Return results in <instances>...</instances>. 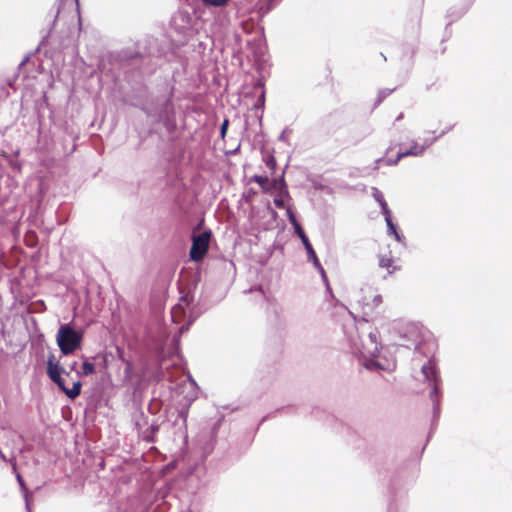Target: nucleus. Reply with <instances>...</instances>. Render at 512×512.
<instances>
[{
  "instance_id": "obj_1",
  "label": "nucleus",
  "mask_w": 512,
  "mask_h": 512,
  "mask_svg": "<svg viewBox=\"0 0 512 512\" xmlns=\"http://www.w3.org/2000/svg\"><path fill=\"white\" fill-rule=\"evenodd\" d=\"M356 328L359 335L357 339H351V347L362 365L370 370L393 371L396 367L395 358L379 342L378 329L366 320L357 322Z\"/></svg>"
},
{
  "instance_id": "obj_2",
  "label": "nucleus",
  "mask_w": 512,
  "mask_h": 512,
  "mask_svg": "<svg viewBox=\"0 0 512 512\" xmlns=\"http://www.w3.org/2000/svg\"><path fill=\"white\" fill-rule=\"evenodd\" d=\"M83 333L72 328L69 324L61 325L57 334L56 342L63 355L72 354L81 348Z\"/></svg>"
},
{
  "instance_id": "obj_3",
  "label": "nucleus",
  "mask_w": 512,
  "mask_h": 512,
  "mask_svg": "<svg viewBox=\"0 0 512 512\" xmlns=\"http://www.w3.org/2000/svg\"><path fill=\"white\" fill-rule=\"evenodd\" d=\"M63 372L64 369L60 363L55 360L53 355L50 356L47 361V375L54 383L57 384V386L66 394L67 397L74 399L81 392V382L75 381L72 388H67L63 378L61 377Z\"/></svg>"
},
{
  "instance_id": "obj_4",
  "label": "nucleus",
  "mask_w": 512,
  "mask_h": 512,
  "mask_svg": "<svg viewBox=\"0 0 512 512\" xmlns=\"http://www.w3.org/2000/svg\"><path fill=\"white\" fill-rule=\"evenodd\" d=\"M210 237L211 234L207 231L193 237L190 250V257L192 260L199 261L204 257L209 247Z\"/></svg>"
},
{
  "instance_id": "obj_5",
  "label": "nucleus",
  "mask_w": 512,
  "mask_h": 512,
  "mask_svg": "<svg viewBox=\"0 0 512 512\" xmlns=\"http://www.w3.org/2000/svg\"><path fill=\"white\" fill-rule=\"evenodd\" d=\"M436 140V138H432L431 140L425 139L422 144L417 142L413 143L412 147L406 151H400L395 160H386L387 165H395L398 163L400 159L407 156H420L423 154L425 149L432 145V143Z\"/></svg>"
},
{
  "instance_id": "obj_6",
  "label": "nucleus",
  "mask_w": 512,
  "mask_h": 512,
  "mask_svg": "<svg viewBox=\"0 0 512 512\" xmlns=\"http://www.w3.org/2000/svg\"><path fill=\"white\" fill-rule=\"evenodd\" d=\"M270 192L274 195V204L278 208H285V198L289 197V192L283 178L274 179V187Z\"/></svg>"
},
{
  "instance_id": "obj_7",
  "label": "nucleus",
  "mask_w": 512,
  "mask_h": 512,
  "mask_svg": "<svg viewBox=\"0 0 512 512\" xmlns=\"http://www.w3.org/2000/svg\"><path fill=\"white\" fill-rule=\"evenodd\" d=\"M422 374L425 379L432 383V390L430 397L433 399L434 395L437 393V372L435 365L432 362H428L427 364L422 366Z\"/></svg>"
},
{
  "instance_id": "obj_8",
  "label": "nucleus",
  "mask_w": 512,
  "mask_h": 512,
  "mask_svg": "<svg viewBox=\"0 0 512 512\" xmlns=\"http://www.w3.org/2000/svg\"><path fill=\"white\" fill-rule=\"evenodd\" d=\"M302 243L307 251V254H308V260L310 262L313 263V265L315 266V268H317V270L320 272L321 276H322V279L327 282V276L325 274V270L324 268L322 267V265L320 264L318 258H317V255L312 247V245L310 244L308 238H304V240H302Z\"/></svg>"
},
{
  "instance_id": "obj_9",
  "label": "nucleus",
  "mask_w": 512,
  "mask_h": 512,
  "mask_svg": "<svg viewBox=\"0 0 512 512\" xmlns=\"http://www.w3.org/2000/svg\"><path fill=\"white\" fill-rule=\"evenodd\" d=\"M362 291L368 293V295H364L360 299V302H362V304L364 306L374 309L382 303V296L380 294L372 291V289L370 287H367L366 289H364Z\"/></svg>"
},
{
  "instance_id": "obj_10",
  "label": "nucleus",
  "mask_w": 512,
  "mask_h": 512,
  "mask_svg": "<svg viewBox=\"0 0 512 512\" xmlns=\"http://www.w3.org/2000/svg\"><path fill=\"white\" fill-rule=\"evenodd\" d=\"M253 180L266 192L272 191L274 187V179L270 180L268 177L255 175Z\"/></svg>"
},
{
  "instance_id": "obj_11",
  "label": "nucleus",
  "mask_w": 512,
  "mask_h": 512,
  "mask_svg": "<svg viewBox=\"0 0 512 512\" xmlns=\"http://www.w3.org/2000/svg\"><path fill=\"white\" fill-rule=\"evenodd\" d=\"M384 216L388 228V234L394 236L396 241L401 242L402 236L398 233L396 226L392 222L391 212H388V214H384Z\"/></svg>"
},
{
  "instance_id": "obj_12",
  "label": "nucleus",
  "mask_w": 512,
  "mask_h": 512,
  "mask_svg": "<svg viewBox=\"0 0 512 512\" xmlns=\"http://www.w3.org/2000/svg\"><path fill=\"white\" fill-rule=\"evenodd\" d=\"M379 266L381 268H386L388 270V274H392L397 267L394 265V260L392 257L387 255H381L379 257Z\"/></svg>"
},
{
  "instance_id": "obj_13",
  "label": "nucleus",
  "mask_w": 512,
  "mask_h": 512,
  "mask_svg": "<svg viewBox=\"0 0 512 512\" xmlns=\"http://www.w3.org/2000/svg\"><path fill=\"white\" fill-rule=\"evenodd\" d=\"M372 194H373L374 199L380 204L383 214H388V212H390V210L387 206V203H386L381 191H379L377 188H373Z\"/></svg>"
},
{
  "instance_id": "obj_14",
  "label": "nucleus",
  "mask_w": 512,
  "mask_h": 512,
  "mask_svg": "<svg viewBox=\"0 0 512 512\" xmlns=\"http://www.w3.org/2000/svg\"><path fill=\"white\" fill-rule=\"evenodd\" d=\"M182 313H185L184 304L182 302H180L177 305H175L171 311L173 321L176 323L181 322V314Z\"/></svg>"
},
{
  "instance_id": "obj_15",
  "label": "nucleus",
  "mask_w": 512,
  "mask_h": 512,
  "mask_svg": "<svg viewBox=\"0 0 512 512\" xmlns=\"http://www.w3.org/2000/svg\"><path fill=\"white\" fill-rule=\"evenodd\" d=\"M95 372V365L91 362L85 361L82 365V374L83 375H91Z\"/></svg>"
},
{
  "instance_id": "obj_16",
  "label": "nucleus",
  "mask_w": 512,
  "mask_h": 512,
  "mask_svg": "<svg viewBox=\"0 0 512 512\" xmlns=\"http://www.w3.org/2000/svg\"><path fill=\"white\" fill-rule=\"evenodd\" d=\"M203 3L210 6L220 7L225 5L229 0H202Z\"/></svg>"
},
{
  "instance_id": "obj_17",
  "label": "nucleus",
  "mask_w": 512,
  "mask_h": 512,
  "mask_svg": "<svg viewBox=\"0 0 512 512\" xmlns=\"http://www.w3.org/2000/svg\"><path fill=\"white\" fill-rule=\"evenodd\" d=\"M294 227V230L296 234L300 237L301 241L304 240V238H307L305 235L303 229L301 228L300 224L297 222L296 224L292 225Z\"/></svg>"
},
{
  "instance_id": "obj_18",
  "label": "nucleus",
  "mask_w": 512,
  "mask_h": 512,
  "mask_svg": "<svg viewBox=\"0 0 512 512\" xmlns=\"http://www.w3.org/2000/svg\"><path fill=\"white\" fill-rule=\"evenodd\" d=\"M286 209V214H287V217H288V220L289 222L293 225V224H296L298 221L293 213V211L291 210L290 207H285Z\"/></svg>"
},
{
  "instance_id": "obj_19",
  "label": "nucleus",
  "mask_w": 512,
  "mask_h": 512,
  "mask_svg": "<svg viewBox=\"0 0 512 512\" xmlns=\"http://www.w3.org/2000/svg\"><path fill=\"white\" fill-rule=\"evenodd\" d=\"M102 359H103V366L105 369L108 368V364L110 362V360L113 359V355L110 354V353H105L103 356H102Z\"/></svg>"
},
{
  "instance_id": "obj_20",
  "label": "nucleus",
  "mask_w": 512,
  "mask_h": 512,
  "mask_svg": "<svg viewBox=\"0 0 512 512\" xmlns=\"http://www.w3.org/2000/svg\"><path fill=\"white\" fill-rule=\"evenodd\" d=\"M227 127H228V120H224V122L222 123V126H221V135H222V137L225 136L226 131H227Z\"/></svg>"
},
{
  "instance_id": "obj_21",
  "label": "nucleus",
  "mask_w": 512,
  "mask_h": 512,
  "mask_svg": "<svg viewBox=\"0 0 512 512\" xmlns=\"http://www.w3.org/2000/svg\"><path fill=\"white\" fill-rule=\"evenodd\" d=\"M17 479H18V482L20 483L21 487H24V484H23V481H22V478L20 475H17Z\"/></svg>"
},
{
  "instance_id": "obj_22",
  "label": "nucleus",
  "mask_w": 512,
  "mask_h": 512,
  "mask_svg": "<svg viewBox=\"0 0 512 512\" xmlns=\"http://www.w3.org/2000/svg\"><path fill=\"white\" fill-rule=\"evenodd\" d=\"M125 372H126V376L129 377V372H130V364L129 363L127 364Z\"/></svg>"
},
{
  "instance_id": "obj_23",
  "label": "nucleus",
  "mask_w": 512,
  "mask_h": 512,
  "mask_svg": "<svg viewBox=\"0 0 512 512\" xmlns=\"http://www.w3.org/2000/svg\"><path fill=\"white\" fill-rule=\"evenodd\" d=\"M26 508L29 510L28 495L25 493Z\"/></svg>"
}]
</instances>
